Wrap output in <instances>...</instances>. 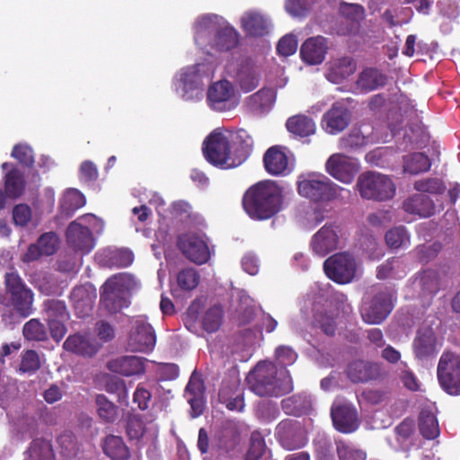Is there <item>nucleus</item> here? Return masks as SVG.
<instances>
[{"instance_id": "nucleus-1", "label": "nucleus", "mask_w": 460, "mask_h": 460, "mask_svg": "<svg viewBox=\"0 0 460 460\" xmlns=\"http://www.w3.org/2000/svg\"><path fill=\"white\" fill-rule=\"evenodd\" d=\"M247 131L214 130L204 141L203 154L211 164L227 169L242 164L252 150Z\"/></svg>"}, {"instance_id": "nucleus-2", "label": "nucleus", "mask_w": 460, "mask_h": 460, "mask_svg": "<svg viewBox=\"0 0 460 460\" xmlns=\"http://www.w3.org/2000/svg\"><path fill=\"white\" fill-rule=\"evenodd\" d=\"M283 192L275 181H261L247 190L243 198V207L251 218L268 219L282 208Z\"/></svg>"}, {"instance_id": "nucleus-3", "label": "nucleus", "mask_w": 460, "mask_h": 460, "mask_svg": "<svg viewBox=\"0 0 460 460\" xmlns=\"http://www.w3.org/2000/svg\"><path fill=\"white\" fill-rule=\"evenodd\" d=\"M246 380L250 389L260 396H281L293 388L288 371L268 361L258 363Z\"/></svg>"}, {"instance_id": "nucleus-4", "label": "nucleus", "mask_w": 460, "mask_h": 460, "mask_svg": "<svg viewBox=\"0 0 460 460\" xmlns=\"http://www.w3.org/2000/svg\"><path fill=\"white\" fill-rule=\"evenodd\" d=\"M215 66L210 62L197 63L182 67L174 76L176 94L187 102H199L204 96L205 82L214 75Z\"/></svg>"}, {"instance_id": "nucleus-5", "label": "nucleus", "mask_w": 460, "mask_h": 460, "mask_svg": "<svg viewBox=\"0 0 460 460\" xmlns=\"http://www.w3.org/2000/svg\"><path fill=\"white\" fill-rule=\"evenodd\" d=\"M139 281L132 274L123 272L108 279L102 286L101 302L105 308L114 313L128 305V296L138 289Z\"/></svg>"}, {"instance_id": "nucleus-6", "label": "nucleus", "mask_w": 460, "mask_h": 460, "mask_svg": "<svg viewBox=\"0 0 460 460\" xmlns=\"http://www.w3.org/2000/svg\"><path fill=\"white\" fill-rule=\"evenodd\" d=\"M103 223L93 214L79 217L71 222L66 229V237L67 245L75 252L85 254L90 252L94 245L92 231H101Z\"/></svg>"}, {"instance_id": "nucleus-7", "label": "nucleus", "mask_w": 460, "mask_h": 460, "mask_svg": "<svg viewBox=\"0 0 460 460\" xmlns=\"http://www.w3.org/2000/svg\"><path fill=\"white\" fill-rule=\"evenodd\" d=\"M298 193L314 202L330 201L338 199L343 191L349 190L332 182L322 173L311 172L299 177Z\"/></svg>"}, {"instance_id": "nucleus-8", "label": "nucleus", "mask_w": 460, "mask_h": 460, "mask_svg": "<svg viewBox=\"0 0 460 460\" xmlns=\"http://www.w3.org/2000/svg\"><path fill=\"white\" fill-rule=\"evenodd\" d=\"M357 188L362 198L379 201L391 199L396 190L392 179L378 172L361 174L358 178Z\"/></svg>"}, {"instance_id": "nucleus-9", "label": "nucleus", "mask_w": 460, "mask_h": 460, "mask_svg": "<svg viewBox=\"0 0 460 460\" xmlns=\"http://www.w3.org/2000/svg\"><path fill=\"white\" fill-rule=\"evenodd\" d=\"M437 375L445 392L451 395L460 394V355L445 351L441 355Z\"/></svg>"}, {"instance_id": "nucleus-10", "label": "nucleus", "mask_w": 460, "mask_h": 460, "mask_svg": "<svg viewBox=\"0 0 460 460\" xmlns=\"http://www.w3.org/2000/svg\"><path fill=\"white\" fill-rule=\"evenodd\" d=\"M207 102L213 111H231L238 105L239 95L229 81L219 80L208 87Z\"/></svg>"}, {"instance_id": "nucleus-11", "label": "nucleus", "mask_w": 460, "mask_h": 460, "mask_svg": "<svg viewBox=\"0 0 460 460\" xmlns=\"http://www.w3.org/2000/svg\"><path fill=\"white\" fill-rule=\"evenodd\" d=\"M323 268L328 278L340 284L350 282L358 270L355 259L347 252L331 256L324 261Z\"/></svg>"}, {"instance_id": "nucleus-12", "label": "nucleus", "mask_w": 460, "mask_h": 460, "mask_svg": "<svg viewBox=\"0 0 460 460\" xmlns=\"http://www.w3.org/2000/svg\"><path fill=\"white\" fill-rule=\"evenodd\" d=\"M156 336L153 327L143 317L132 321L127 348L133 352L147 353L154 349Z\"/></svg>"}, {"instance_id": "nucleus-13", "label": "nucleus", "mask_w": 460, "mask_h": 460, "mask_svg": "<svg viewBox=\"0 0 460 460\" xmlns=\"http://www.w3.org/2000/svg\"><path fill=\"white\" fill-rule=\"evenodd\" d=\"M325 170L337 181L349 184L359 171V164L355 158L336 153L326 161Z\"/></svg>"}, {"instance_id": "nucleus-14", "label": "nucleus", "mask_w": 460, "mask_h": 460, "mask_svg": "<svg viewBox=\"0 0 460 460\" xmlns=\"http://www.w3.org/2000/svg\"><path fill=\"white\" fill-rule=\"evenodd\" d=\"M393 308V294L385 289L379 292L369 302H365L361 308L363 320L370 324L382 323Z\"/></svg>"}, {"instance_id": "nucleus-15", "label": "nucleus", "mask_w": 460, "mask_h": 460, "mask_svg": "<svg viewBox=\"0 0 460 460\" xmlns=\"http://www.w3.org/2000/svg\"><path fill=\"white\" fill-rule=\"evenodd\" d=\"M178 246L184 256L196 264H204L209 259V250L201 234H184L179 237Z\"/></svg>"}, {"instance_id": "nucleus-16", "label": "nucleus", "mask_w": 460, "mask_h": 460, "mask_svg": "<svg viewBox=\"0 0 460 460\" xmlns=\"http://www.w3.org/2000/svg\"><path fill=\"white\" fill-rule=\"evenodd\" d=\"M226 20L216 14H203L197 18L193 25L195 44L209 53L208 45L217 29L224 25Z\"/></svg>"}, {"instance_id": "nucleus-17", "label": "nucleus", "mask_w": 460, "mask_h": 460, "mask_svg": "<svg viewBox=\"0 0 460 460\" xmlns=\"http://www.w3.org/2000/svg\"><path fill=\"white\" fill-rule=\"evenodd\" d=\"M275 436L279 444L287 450L302 447L306 441L304 429L299 422L284 420L276 428Z\"/></svg>"}, {"instance_id": "nucleus-18", "label": "nucleus", "mask_w": 460, "mask_h": 460, "mask_svg": "<svg viewBox=\"0 0 460 460\" xmlns=\"http://www.w3.org/2000/svg\"><path fill=\"white\" fill-rule=\"evenodd\" d=\"M4 284L11 296V301L20 315H29V289L16 272H8L4 276Z\"/></svg>"}, {"instance_id": "nucleus-19", "label": "nucleus", "mask_w": 460, "mask_h": 460, "mask_svg": "<svg viewBox=\"0 0 460 460\" xmlns=\"http://www.w3.org/2000/svg\"><path fill=\"white\" fill-rule=\"evenodd\" d=\"M331 414L335 429L342 433H351L359 426L357 410L350 403L335 402Z\"/></svg>"}, {"instance_id": "nucleus-20", "label": "nucleus", "mask_w": 460, "mask_h": 460, "mask_svg": "<svg viewBox=\"0 0 460 460\" xmlns=\"http://www.w3.org/2000/svg\"><path fill=\"white\" fill-rule=\"evenodd\" d=\"M243 31L249 36L261 37L267 35L271 30L270 18L258 10H248L240 18Z\"/></svg>"}, {"instance_id": "nucleus-21", "label": "nucleus", "mask_w": 460, "mask_h": 460, "mask_svg": "<svg viewBox=\"0 0 460 460\" xmlns=\"http://www.w3.org/2000/svg\"><path fill=\"white\" fill-rule=\"evenodd\" d=\"M412 347L415 357L423 360L435 356L440 344L432 328L424 326L418 331Z\"/></svg>"}, {"instance_id": "nucleus-22", "label": "nucleus", "mask_w": 460, "mask_h": 460, "mask_svg": "<svg viewBox=\"0 0 460 460\" xmlns=\"http://www.w3.org/2000/svg\"><path fill=\"white\" fill-rule=\"evenodd\" d=\"M340 242L337 228L331 225L323 226L312 237L313 252L323 257L338 248Z\"/></svg>"}, {"instance_id": "nucleus-23", "label": "nucleus", "mask_w": 460, "mask_h": 460, "mask_svg": "<svg viewBox=\"0 0 460 460\" xmlns=\"http://www.w3.org/2000/svg\"><path fill=\"white\" fill-rule=\"evenodd\" d=\"M266 171L274 176H284L293 170V164L279 146L269 148L263 156Z\"/></svg>"}, {"instance_id": "nucleus-24", "label": "nucleus", "mask_w": 460, "mask_h": 460, "mask_svg": "<svg viewBox=\"0 0 460 460\" xmlns=\"http://www.w3.org/2000/svg\"><path fill=\"white\" fill-rule=\"evenodd\" d=\"M441 208V204L437 206L434 200L422 193L414 194L402 203L404 212L419 217H429Z\"/></svg>"}, {"instance_id": "nucleus-25", "label": "nucleus", "mask_w": 460, "mask_h": 460, "mask_svg": "<svg viewBox=\"0 0 460 460\" xmlns=\"http://www.w3.org/2000/svg\"><path fill=\"white\" fill-rule=\"evenodd\" d=\"M55 203V192L50 187L31 188V220L52 211Z\"/></svg>"}, {"instance_id": "nucleus-26", "label": "nucleus", "mask_w": 460, "mask_h": 460, "mask_svg": "<svg viewBox=\"0 0 460 460\" xmlns=\"http://www.w3.org/2000/svg\"><path fill=\"white\" fill-rule=\"evenodd\" d=\"M350 121L349 110L340 104H334L323 115L322 127L325 132L335 135L344 130Z\"/></svg>"}, {"instance_id": "nucleus-27", "label": "nucleus", "mask_w": 460, "mask_h": 460, "mask_svg": "<svg viewBox=\"0 0 460 460\" xmlns=\"http://www.w3.org/2000/svg\"><path fill=\"white\" fill-rule=\"evenodd\" d=\"M146 358L137 356H123L111 359L107 363V367L111 372L132 376L143 375L146 371Z\"/></svg>"}, {"instance_id": "nucleus-28", "label": "nucleus", "mask_w": 460, "mask_h": 460, "mask_svg": "<svg viewBox=\"0 0 460 460\" xmlns=\"http://www.w3.org/2000/svg\"><path fill=\"white\" fill-rule=\"evenodd\" d=\"M238 42L239 34L237 31L226 21L225 24L215 32L208 45V49H209V52L212 50L216 52L229 51L235 48Z\"/></svg>"}, {"instance_id": "nucleus-29", "label": "nucleus", "mask_w": 460, "mask_h": 460, "mask_svg": "<svg viewBox=\"0 0 460 460\" xmlns=\"http://www.w3.org/2000/svg\"><path fill=\"white\" fill-rule=\"evenodd\" d=\"M347 374L355 383L376 380L382 376V367L377 363L358 360L349 365Z\"/></svg>"}, {"instance_id": "nucleus-30", "label": "nucleus", "mask_w": 460, "mask_h": 460, "mask_svg": "<svg viewBox=\"0 0 460 460\" xmlns=\"http://www.w3.org/2000/svg\"><path fill=\"white\" fill-rule=\"evenodd\" d=\"M327 49L325 38L322 36L312 37L302 44L300 55L305 63L318 65L323 61Z\"/></svg>"}, {"instance_id": "nucleus-31", "label": "nucleus", "mask_w": 460, "mask_h": 460, "mask_svg": "<svg viewBox=\"0 0 460 460\" xmlns=\"http://www.w3.org/2000/svg\"><path fill=\"white\" fill-rule=\"evenodd\" d=\"M46 305L50 333L58 341L66 333V328L61 322L67 316L66 306L59 301H50Z\"/></svg>"}, {"instance_id": "nucleus-32", "label": "nucleus", "mask_w": 460, "mask_h": 460, "mask_svg": "<svg viewBox=\"0 0 460 460\" xmlns=\"http://www.w3.org/2000/svg\"><path fill=\"white\" fill-rule=\"evenodd\" d=\"M98 263L103 267L124 268L134 260L133 253L128 249H105L96 254Z\"/></svg>"}, {"instance_id": "nucleus-33", "label": "nucleus", "mask_w": 460, "mask_h": 460, "mask_svg": "<svg viewBox=\"0 0 460 460\" xmlns=\"http://www.w3.org/2000/svg\"><path fill=\"white\" fill-rule=\"evenodd\" d=\"M64 349L83 356H93L100 348V344L87 335H70L63 345Z\"/></svg>"}, {"instance_id": "nucleus-34", "label": "nucleus", "mask_w": 460, "mask_h": 460, "mask_svg": "<svg viewBox=\"0 0 460 460\" xmlns=\"http://www.w3.org/2000/svg\"><path fill=\"white\" fill-rule=\"evenodd\" d=\"M235 84L244 93L254 90L259 85L260 74L250 64H242L233 75Z\"/></svg>"}, {"instance_id": "nucleus-35", "label": "nucleus", "mask_w": 460, "mask_h": 460, "mask_svg": "<svg viewBox=\"0 0 460 460\" xmlns=\"http://www.w3.org/2000/svg\"><path fill=\"white\" fill-rule=\"evenodd\" d=\"M371 133L372 130L368 126L353 128L347 136L341 138L340 146L345 149L361 147L373 142Z\"/></svg>"}, {"instance_id": "nucleus-36", "label": "nucleus", "mask_w": 460, "mask_h": 460, "mask_svg": "<svg viewBox=\"0 0 460 460\" xmlns=\"http://www.w3.org/2000/svg\"><path fill=\"white\" fill-rule=\"evenodd\" d=\"M59 238L57 234L49 232L43 234L38 240L36 245H31V261L37 259L40 255H51L59 247Z\"/></svg>"}, {"instance_id": "nucleus-37", "label": "nucleus", "mask_w": 460, "mask_h": 460, "mask_svg": "<svg viewBox=\"0 0 460 460\" xmlns=\"http://www.w3.org/2000/svg\"><path fill=\"white\" fill-rule=\"evenodd\" d=\"M286 127L288 132L299 137L314 135L316 129L314 121L301 114L290 117L287 120Z\"/></svg>"}, {"instance_id": "nucleus-38", "label": "nucleus", "mask_w": 460, "mask_h": 460, "mask_svg": "<svg viewBox=\"0 0 460 460\" xmlns=\"http://www.w3.org/2000/svg\"><path fill=\"white\" fill-rule=\"evenodd\" d=\"M85 197L76 189H67L59 201L61 212L66 217L72 216L75 211L85 205Z\"/></svg>"}, {"instance_id": "nucleus-39", "label": "nucleus", "mask_w": 460, "mask_h": 460, "mask_svg": "<svg viewBox=\"0 0 460 460\" xmlns=\"http://www.w3.org/2000/svg\"><path fill=\"white\" fill-rule=\"evenodd\" d=\"M356 70V66L349 58H344L331 64L326 78L334 84H340Z\"/></svg>"}, {"instance_id": "nucleus-40", "label": "nucleus", "mask_w": 460, "mask_h": 460, "mask_svg": "<svg viewBox=\"0 0 460 460\" xmlns=\"http://www.w3.org/2000/svg\"><path fill=\"white\" fill-rule=\"evenodd\" d=\"M275 92L272 89L262 88L249 96L246 100L248 107L256 112L268 111L275 101Z\"/></svg>"}, {"instance_id": "nucleus-41", "label": "nucleus", "mask_w": 460, "mask_h": 460, "mask_svg": "<svg viewBox=\"0 0 460 460\" xmlns=\"http://www.w3.org/2000/svg\"><path fill=\"white\" fill-rule=\"evenodd\" d=\"M127 432L130 439L139 440L144 436L154 438L157 435V428L153 423L146 426L138 416H132L128 420Z\"/></svg>"}, {"instance_id": "nucleus-42", "label": "nucleus", "mask_w": 460, "mask_h": 460, "mask_svg": "<svg viewBox=\"0 0 460 460\" xmlns=\"http://www.w3.org/2000/svg\"><path fill=\"white\" fill-rule=\"evenodd\" d=\"M25 189L23 174L17 169L10 170L4 176V190L10 199L22 196Z\"/></svg>"}, {"instance_id": "nucleus-43", "label": "nucleus", "mask_w": 460, "mask_h": 460, "mask_svg": "<svg viewBox=\"0 0 460 460\" xmlns=\"http://www.w3.org/2000/svg\"><path fill=\"white\" fill-rule=\"evenodd\" d=\"M104 453L112 460H127L128 449L120 437L110 435L103 443Z\"/></svg>"}, {"instance_id": "nucleus-44", "label": "nucleus", "mask_w": 460, "mask_h": 460, "mask_svg": "<svg viewBox=\"0 0 460 460\" xmlns=\"http://www.w3.org/2000/svg\"><path fill=\"white\" fill-rule=\"evenodd\" d=\"M407 273V269L403 261L399 258L387 260L377 269L378 279H402Z\"/></svg>"}, {"instance_id": "nucleus-45", "label": "nucleus", "mask_w": 460, "mask_h": 460, "mask_svg": "<svg viewBox=\"0 0 460 460\" xmlns=\"http://www.w3.org/2000/svg\"><path fill=\"white\" fill-rule=\"evenodd\" d=\"M96 411L99 418L106 423L115 422L119 416V408L103 394L95 398Z\"/></svg>"}, {"instance_id": "nucleus-46", "label": "nucleus", "mask_w": 460, "mask_h": 460, "mask_svg": "<svg viewBox=\"0 0 460 460\" xmlns=\"http://www.w3.org/2000/svg\"><path fill=\"white\" fill-rule=\"evenodd\" d=\"M11 434L13 443H20L26 439L29 433V417L26 412L10 414Z\"/></svg>"}, {"instance_id": "nucleus-47", "label": "nucleus", "mask_w": 460, "mask_h": 460, "mask_svg": "<svg viewBox=\"0 0 460 460\" xmlns=\"http://www.w3.org/2000/svg\"><path fill=\"white\" fill-rule=\"evenodd\" d=\"M385 77L376 69H366L358 76V89L362 92H369L385 84Z\"/></svg>"}, {"instance_id": "nucleus-48", "label": "nucleus", "mask_w": 460, "mask_h": 460, "mask_svg": "<svg viewBox=\"0 0 460 460\" xmlns=\"http://www.w3.org/2000/svg\"><path fill=\"white\" fill-rule=\"evenodd\" d=\"M429 158L422 153H414L403 157V172L417 174L430 168Z\"/></svg>"}, {"instance_id": "nucleus-49", "label": "nucleus", "mask_w": 460, "mask_h": 460, "mask_svg": "<svg viewBox=\"0 0 460 460\" xmlns=\"http://www.w3.org/2000/svg\"><path fill=\"white\" fill-rule=\"evenodd\" d=\"M419 428L421 435L427 439H434L440 433L438 420L430 411H422L420 412Z\"/></svg>"}, {"instance_id": "nucleus-50", "label": "nucleus", "mask_w": 460, "mask_h": 460, "mask_svg": "<svg viewBox=\"0 0 460 460\" xmlns=\"http://www.w3.org/2000/svg\"><path fill=\"white\" fill-rule=\"evenodd\" d=\"M55 456L48 438H37L31 445V460H54Z\"/></svg>"}, {"instance_id": "nucleus-51", "label": "nucleus", "mask_w": 460, "mask_h": 460, "mask_svg": "<svg viewBox=\"0 0 460 460\" xmlns=\"http://www.w3.org/2000/svg\"><path fill=\"white\" fill-rule=\"evenodd\" d=\"M223 310L219 305L208 308L201 316L200 323L203 329L208 332L218 330L222 323Z\"/></svg>"}, {"instance_id": "nucleus-52", "label": "nucleus", "mask_w": 460, "mask_h": 460, "mask_svg": "<svg viewBox=\"0 0 460 460\" xmlns=\"http://www.w3.org/2000/svg\"><path fill=\"white\" fill-rule=\"evenodd\" d=\"M385 242L391 248H404L410 244V235L404 226H396L386 233Z\"/></svg>"}, {"instance_id": "nucleus-53", "label": "nucleus", "mask_w": 460, "mask_h": 460, "mask_svg": "<svg viewBox=\"0 0 460 460\" xmlns=\"http://www.w3.org/2000/svg\"><path fill=\"white\" fill-rule=\"evenodd\" d=\"M337 454L340 460H366V453L345 441H337Z\"/></svg>"}, {"instance_id": "nucleus-54", "label": "nucleus", "mask_w": 460, "mask_h": 460, "mask_svg": "<svg viewBox=\"0 0 460 460\" xmlns=\"http://www.w3.org/2000/svg\"><path fill=\"white\" fill-rule=\"evenodd\" d=\"M199 274L193 268L181 270L177 275V284L183 290H192L199 283Z\"/></svg>"}, {"instance_id": "nucleus-55", "label": "nucleus", "mask_w": 460, "mask_h": 460, "mask_svg": "<svg viewBox=\"0 0 460 460\" xmlns=\"http://www.w3.org/2000/svg\"><path fill=\"white\" fill-rule=\"evenodd\" d=\"M414 189L424 194H440L446 190L444 183L437 178H428L418 180L414 182Z\"/></svg>"}, {"instance_id": "nucleus-56", "label": "nucleus", "mask_w": 460, "mask_h": 460, "mask_svg": "<svg viewBox=\"0 0 460 460\" xmlns=\"http://www.w3.org/2000/svg\"><path fill=\"white\" fill-rule=\"evenodd\" d=\"M266 453V446L261 435L253 432L251 436L250 447L247 452V460H260Z\"/></svg>"}, {"instance_id": "nucleus-57", "label": "nucleus", "mask_w": 460, "mask_h": 460, "mask_svg": "<svg viewBox=\"0 0 460 460\" xmlns=\"http://www.w3.org/2000/svg\"><path fill=\"white\" fill-rule=\"evenodd\" d=\"M340 13L352 22H358L365 17L364 8L358 4L342 3L340 6Z\"/></svg>"}, {"instance_id": "nucleus-58", "label": "nucleus", "mask_w": 460, "mask_h": 460, "mask_svg": "<svg viewBox=\"0 0 460 460\" xmlns=\"http://www.w3.org/2000/svg\"><path fill=\"white\" fill-rule=\"evenodd\" d=\"M312 6L310 0H287L286 11L293 17L305 16Z\"/></svg>"}, {"instance_id": "nucleus-59", "label": "nucleus", "mask_w": 460, "mask_h": 460, "mask_svg": "<svg viewBox=\"0 0 460 460\" xmlns=\"http://www.w3.org/2000/svg\"><path fill=\"white\" fill-rule=\"evenodd\" d=\"M220 401L226 405V408L231 411H242L244 408V402L242 393H237L234 397H228V391L226 387H222L218 394Z\"/></svg>"}, {"instance_id": "nucleus-60", "label": "nucleus", "mask_w": 460, "mask_h": 460, "mask_svg": "<svg viewBox=\"0 0 460 460\" xmlns=\"http://www.w3.org/2000/svg\"><path fill=\"white\" fill-rule=\"evenodd\" d=\"M277 49L281 56H291L297 49V40L292 34L285 35L279 40Z\"/></svg>"}, {"instance_id": "nucleus-61", "label": "nucleus", "mask_w": 460, "mask_h": 460, "mask_svg": "<svg viewBox=\"0 0 460 460\" xmlns=\"http://www.w3.org/2000/svg\"><path fill=\"white\" fill-rule=\"evenodd\" d=\"M204 385L199 375L193 373L185 388V397L203 396Z\"/></svg>"}, {"instance_id": "nucleus-62", "label": "nucleus", "mask_w": 460, "mask_h": 460, "mask_svg": "<svg viewBox=\"0 0 460 460\" xmlns=\"http://www.w3.org/2000/svg\"><path fill=\"white\" fill-rule=\"evenodd\" d=\"M276 357L279 365H292L297 358L296 353L289 347L280 346L276 349Z\"/></svg>"}, {"instance_id": "nucleus-63", "label": "nucleus", "mask_w": 460, "mask_h": 460, "mask_svg": "<svg viewBox=\"0 0 460 460\" xmlns=\"http://www.w3.org/2000/svg\"><path fill=\"white\" fill-rule=\"evenodd\" d=\"M420 285L429 293L438 290V278L435 271L426 270L420 278Z\"/></svg>"}, {"instance_id": "nucleus-64", "label": "nucleus", "mask_w": 460, "mask_h": 460, "mask_svg": "<svg viewBox=\"0 0 460 460\" xmlns=\"http://www.w3.org/2000/svg\"><path fill=\"white\" fill-rule=\"evenodd\" d=\"M13 220L16 226H26L29 223V206L18 204L13 208Z\"/></svg>"}]
</instances>
